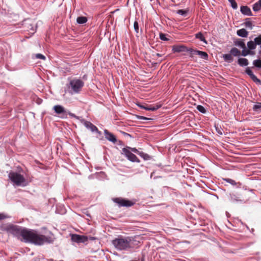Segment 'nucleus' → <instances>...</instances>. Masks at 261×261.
I'll return each mask as SVG.
<instances>
[{
    "label": "nucleus",
    "mask_w": 261,
    "mask_h": 261,
    "mask_svg": "<svg viewBox=\"0 0 261 261\" xmlns=\"http://www.w3.org/2000/svg\"><path fill=\"white\" fill-rule=\"evenodd\" d=\"M134 240L133 237L120 236L113 240L112 244L119 250H126L133 247Z\"/></svg>",
    "instance_id": "obj_2"
},
{
    "label": "nucleus",
    "mask_w": 261,
    "mask_h": 261,
    "mask_svg": "<svg viewBox=\"0 0 261 261\" xmlns=\"http://www.w3.org/2000/svg\"><path fill=\"white\" fill-rule=\"evenodd\" d=\"M116 201L119 203L120 206H129L133 205V203L127 200L122 199H116Z\"/></svg>",
    "instance_id": "obj_14"
},
{
    "label": "nucleus",
    "mask_w": 261,
    "mask_h": 261,
    "mask_svg": "<svg viewBox=\"0 0 261 261\" xmlns=\"http://www.w3.org/2000/svg\"><path fill=\"white\" fill-rule=\"evenodd\" d=\"M90 239L91 240H93V239H94V238H93V237H90Z\"/></svg>",
    "instance_id": "obj_45"
},
{
    "label": "nucleus",
    "mask_w": 261,
    "mask_h": 261,
    "mask_svg": "<svg viewBox=\"0 0 261 261\" xmlns=\"http://www.w3.org/2000/svg\"><path fill=\"white\" fill-rule=\"evenodd\" d=\"M253 10L255 12H257L261 9V0H259L255 3L253 6Z\"/></svg>",
    "instance_id": "obj_18"
},
{
    "label": "nucleus",
    "mask_w": 261,
    "mask_h": 261,
    "mask_svg": "<svg viewBox=\"0 0 261 261\" xmlns=\"http://www.w3.org/2000/svg\"><path fill=\"white\" fill-rule=\"evenodd\" d=\"M253 25L250 20V18H246V28H249L250 29H252Z\"/></svg>",
    "instance_id": "obj_22"
},
{
    "label": "nucleus",
    "mask_w": 261,
    "mask_h": 261,
    "mask_svg": "<svg viewBox=\"0 0 261 261\" xmlns=\"http://www.w3.org/2000/svg\"><path fill=\"white\" fill-rule=\"evenodd\" d=\"M131 150H132V151H133L134 152H138L137 149L136 148H131Z\"/></svg>",
    "instance_id": "obj_39"
},
{
    "label": "nucleus",
    "mask_w": 261,
    "mask_h": 261,
    "mask_svg": "<svg viewBox=\"0 0 261 261\" xmlns=\"http://www.w3.org/2000/svg\"><path fill=\"white\" fill-rule=\"evenodd\" d=\"M54 110L58 114H62V118L67 117V113L64 108L60 105H56L54 107Z\"/></svg>",
    "instance_id": "obj_10"
},
{
    "label": "nucleus",
    "mask_w": 261,
    "mask_h": 261,
    "mask_svg": "<svg viewBox=\"0 0 261 261\" xmlns=\"http://www.w3.org/2000/svg\"><path fill=\"white\" fill-rule=\"evenodd\" d=\"M160 38L161 40L163 41H167L168 39L166 37V35L165 34L161 33L160 34Z\"/></svg>",
    "instance_id": "obj_28"
},
{
    "label": "nucleus",
    "mask_w": 261,
    "mask_h": 261,
    "mask_svg": "<svg viewBox=\"0 0 261 261\" xmlns=\"http://www.w3.org/2000/svg\"><path fill=\"white\" fill-rule=\"evenodd\" d=\"M248 64V60L246 59V63H245V65H246V66H247Z\"/></svg>",
    "instance_id": "obj_43"
},
{
    "label": "nucleus",
    "mask_w": 261,
    "mask_h": 261,
    "mask_svg": "<svg viewBox=\"0 0 261 261\" xmlns=\"http://www.w3.org/2000/svg\"><path fill=\"white\" fill-rule=\"evenodd\" d=\"M123 153L127 157V158L132 162H139V161L137 157L131 152L128 149L124 148L122 149Z\"/></svg>",
    "instance_id": "obj_8"
},
{
    "label": "nucleus",
    "mask_w": 261,
    "mask_h": 261,
    "mask_svg": "<svg viewBox=\"0 0 261 261\" xmlns=\"http://www.w3.org/2000/svg\"><path fill=\"white\" fill-rule=\"evenodd\" d=\"M8 217L5 215L4 214L1 213L0 214V221L3 219L7 218Z\"/></svg>",
    "instance_id": "obj_36"
},
{
    "label": "nucleus",
    "mask_w": 261,
    "mask_h": 261,
    "mask_svg": "<svg viewBox=\"0 0 261 261\" xmlns=\"http://www.w3.org/2000/svg\"><path fill=\"white\" fill-rule=\"evenodd\" d=\"M253 109L256 112L261 111V102H257L253 107Z\"/></svg>",
    "instance_id": "obj_21"
},
{
    "label": "nucleus",
    "mask_w": 261,
    "mask_h": 261,
    "mask_svg": "<svg viewBox=\"0 0 261 261\" xmlns=\"http://www.w3.org/2000/svg\"><path fill=\"white\" fill-rule=\"evenodd\" d=\"M254 42L255 45H261V35H259L257 37H256L254 39Z\"/></svg>",
    "instance_id": "obj_25"
},
{
    "label": "nucleus",
    "mask_w": 261,
    "mask_h": 261,
    "mask_svg": "<svg viewBox=\"0 0 261 261\" xmlns=\"http://www.w3.org/2000/svg\"><path fill=\"white\" fill-rule=\"evenodd\" d=\"M247 46L248 49H247L246 47V56L253 53V52L250 50L254 49L256 47V45L254 42L250 41L247 43Z\"/></svg>",
    "instance_id": "obj_13"
},
{
    "label": "nucleus",
    "mask_w": 261,
    "mask_h": 261,
    "mask_svg": "<svg viewBox=\"0 0 261 261\" xmlns=\"http://www.w3.org/2000/svg\"><path fill=\"white\" fill-rule=\"evenodd\" d=\"M233 43L236 47H232L230 50V53L234 57L245 56V42L244 40L241 39H234Z\"/></svg>",
    "instance_id": "obj_3"
},
{
    "label": "nucleus",
    "mask_w": 261,
    "mask_h": 261,
    "mask_svg": "<svg viewBox=\"0 0 261 261\" xmlns=\"http://www.w3.org/2000/svg\"><path fill=\"white\" fill-rule=\"evenodd\" d=\"M253 65L258 68H261V60H256L253 61Z\"/></svg>",
    "instance_id": "obj_24"
},
{
    "label": "nucleus",
    "mask_w": 261,
    "mask_h": 261,
    "mask_svg": "<svg viewBox=\"0 0 261 261\" xmlns=\"http://www.w3.org/2000/svg\"><path fill=\"white\" fill-rule=\"evenodd\" d=\"M241 11L243 14H245V6H241Z\"/></svg>",
    "instance_id": "obj_37"
},
{
    "label": "nucleus",
    "mask_w": 261,
    "mask_h": 261,
    "mask_svg": "<svg viewBox=\"0 0 261 261\" xmlns=\"http://www.w3.org/2000/svg\"><path fill=\"white\" fill-rule=\"evenodd\" d=\"M238 63L240 66H243L245 65V59L240 58L238 60Z\"/></svg>",
    "instance_id": "obj_31"
},
{
    "label": "nucleus",
    "mask_w": 261,
    "mask_h": 261,
    "mask_svg": "<svg viewBox=\"0 0 261 261\" xmlns=\"http://www.w3.org/2000/svg\"><path fill=\"white\" fill-rule=\"evenodd\" d=\"M35 56L37 59H40L44 60L45 59V57L41 54H37L35 55Z\"/></svg>",
    "instance_id": "obj_32"
},
{
    "label": "nucleus",
    "mask_w": 261,
    "mask_h": 261,
    "mask_svg": "<svg viewBox=\"0 0 261 261\" xmlns=\"http://www.w3.org/2000/svg\"><path fill=\"white\" fill-rule=\"evenodd\" d=\"M104 133L107 139L113 143H115L116 142L117 140L115 136L109 133L108 130L105 129Z\"/></svg>",
    "instance_id": "obj_15"
},
{
    "label": "nucleus",
    "mask_w": 261,
    "mask_h": 261,
    "mask_svg": "<svg viewBox=\"0 0 261 261\" xmlns=\"http://www.w3.org/2000/svg\"><path fill=\"white\" fill-rule=\"evenodd\" d=\"M139 107L142 109H145L146 110L148 111H155L158 110L160 106H148V105H139Z\"/></svg>",
    "instance_id": "obj_16"
},
{
    "label": "nucleus",
    "mask_w": 261,
    "mask_h": 261,
    "mask_svg": "<svg viewBox=\"0 0 261 261\" xmlns=\"http://www.w3.org/2000/svg\"><path fill=\"white\" fill-rule=\"evenodd\" d=\"M245 35H246V37L248 35V33L247 31H246V34H245Z\"/></svg>",
    "instance_id": "obj_44"
},
{
    "label": "nucleus",
    "mask_w": 261,
    "mask_h": 261,
    "mask_svg": "<svg viewBox=\"0 0 261 261\" xmlns=\"http://www.w3.org/2000/svg\"><path fill=\"white\" fill-rule=\"evenodd\" d=\"M156 55L158 57H162V56H163L162 54H159V53L156 54Z\"/></svg>",
    "instance_id": "obj_41"
},
{
    "label": "nucleus",
    "mask_w": 261,
    "mask_h": 261,
    "mask_svg": "<svg viewBox=\"0 0 261 261\" xmlns=\"http://www.w3.org/2000/svg\"><path fill=\"white\" fill-rule=\"evenodd\" d=\"M177 13L181 15H185L186 14V12L183 10H178Z\"/></svg>",
    "instance_id": "obj_35"
},
{
    "label": "nucleus",
    "mask_w": 261,
    "mask_h": 261,
    "mask_svg": "<svg viewBox=\"0 0 261 261\" xmlns=\"http://www.w3.org/2000/svg\"><path fill=\"white\" fill-rule=\"evenodd\" d=\"M189 53L191 57H193L194 55H197L203 59H208V55L206 52L190 48Z\"/></svg>",
    "instance_id": "obj_7"
},
{
    "label": "nucleus",
    "mask_w": 261,
    "mask_h": 261,
    "mask_svg": "<svg viewBox=\"0 0 261 261\" xmlns=\"http://www.w3.org/2000/svg\"><path fill=\"white\" fill-rule=\"evenodd\" d=\"M196 38L199 39L200 41H203L205 43H207L206 41L205 40L204 37L201 33H198L196 34Z\"/></svg>",
    "instance_id": "obj_20"
},
{
    "label": "nucleus",
    "mask_w": 261,
    "mask_h": 261,
    "mask_svg": "<svg viewBox=\"0 0 261 261\" xmlns=\"http://www.w3.org/2000/svg\"><path fill=\"white\" fill-rule=\"evenodd\" d=\"M84 126L88 129H89L92 132H96L99 134H100V132L98 130L96 126L91 123L90 122L85 121L84 122Z\"/></svg>",
    "instance_id": "obj_12"
},
{
    "label": "nucleus",
    "mask_w": 261,
    "mask_h": 261,
    "mask_svg": "<svg viewBox=\"0 0 261 261\" xmlns=\"http://www.w3.org/2000/svg\"><path fill=\"white\" fill-rule=\"evenodd\" d=\"M233 56L231 54H224L223 55V58L225 61L231 62L233 61Z\"/></svg>",
    "instance_id": "obj_17"
},
{
    "label": "nucleus",
    "mask_w": 261,
    "mask_h": 261,
    "mask_svg": "<svg viewBox=\"0 0 261 261\" xmlns=\"http://www.w3.org/2000/svg\"><path fill=\"white\" fill-rule=\"evenodd\" d=\"M225 180L227 182L230 183L231 185H234L236 184L234 180L229 179V178L225 179Z\"/></svg>",
    "instance_id": "obj_34"
},
{
    "label": "nucleus",
    "mask_w": 261,
    "mask_h": 261,
    "mask_svg": "<svg viewBox=\"0 0 261 261\" xmlns=\"http://www.w3.org/2000/svg\"><path fill=\"white\" fill-rule=\"evenodd\" d=\"M231 4V6L233 9H236L238 7L237 4L234 0H228Z\"/></svg>",
    "instance_id": "obj_26"
},
{
    "label": "nucleus",
    "mask_w": 261,
    "mask_h": 261,
    "mask_svg": "<svg viewBox=\"0 0 261 261\" xmlns=\"http://www.w3.org/2000/svg\"><path fill=\"white\" fill-rule=\"evenodd\" d=\"M84 83L80 79H73L70 81L69 89L74 93H79L84 86Z\"/></svg>",
    "instance_id": "obj_5"
},
{
    "label": "nucleus",
    "mask_w": 261,
    "mask_h": 261,
    "mask_svg": "<svg viewBox=\"0 0 261 261\" xmlns=\"http://www.w3.org/2000/svg\"><path fill=\"white\" fill-rule=\"evenodd\" d=\"M71 240L77 243H85L88 241V238L85 236L73 234L71 235Z\"/></svg>",
    "instance_id": "obj_6"
},
{
    "label": "nucleus",
    "mask_w": 261,
    "mask_h": 261,
    "mask_svg": "<svg viewBox=\"0 0 261 261\" xmlns=\"http://www.w3.org/2000/svg\"><path fill=\"white\" fill-rule=\"evenodd\" d=\"M134 29L135 30V31L138 33V31H139V25H138V23L137 22V21H135L134 22Z\"/></svg>",
    "instance_id": "obj_33"
},
{
    "label": "nucleus",
    "mask_w": 261,
    "mask_h": 261,
    "mask_svg": "<svg viewBox=\"0 0 261 261\" xmlns=\"http://www.w3.org/2000/svg\"><path fill=\"white\" fill-rule=\"evenodd\" d=\"M87 21V18L84 16L78 17L76 19V21L79 24H84L86 23Z\"/></svg>",
    "instance_id": "obj_19"
},
{
    "label": "nucleus",
    "mask_w": 261,
    "mask_h": 261,
    "mask_svg": "<svg viewBox=\"0 0 261 261\" xmlns=\"http://www.w3.org/2000/svg\"><path fill=\"white\" fill-rule=\"evenodd\" d=\"M9 178L14 185L24 187L27 181L24 176L19 172L11 171L9 174Z\"/></svg>",
    "instance_id": "obj_4"
},
{
    "label": "nucleus",
    "mask_w": 261,
    "mask_h": 261,
    "mask_svg": "<svg viewBox=\"0 0 261 261\" xmlns=\"http://www.w3.org/2000/svg\"><path fill=\"white\" fill-rule=\"evenodd\" d=\"M197 109L200 112L202 113H205L206 112L205 108L201 106V105H198L197 106Z\"/></svg>",
    "instance_id": "obj_27"
},
{
    "label": "nucleus",
    "mask_w": 261,
    "mask_h": 261,
    "mask_svg": "<svg viewBox=\"0 0 261 261\" xmlns=\"http://www.w3.org/2000/svg\"><path fill=\"white\" fill-rule=\"evenodd\" d=\"M246 15L251 16L252 12L251 9L247 6H246Z\"/></svg>",
    "instance_id": "obj_29"
},
{
    "label": "nucleus",
    "mask_w": 261,
    "mask_h": 261,
    "mask_svg": "<svg viewBox=\"0 0 261 261\" xmlns=\"http://www.w3.org/2000/svg\"><path fill=\"white\" fill-rule=\"evenodd\" d=\"M141 119H143V120H146V119H148V118H146V117H143V116H141V118H140Z\"/></svg>",
    "instance_id": "obj_40"
},
{
    "label": "nucleus",
    "mask_w": 261,
    "mask_h": 261,
    "mask_svg": "<svg viewBox=\"0 0 261 261\" xmlns=\"http://www.w3.org/2000/svg\"><path fill=\"white\" fill-rule=\"evenodd\" d=\"M237 33L239 36L245 37V29L239 30Z\"/></svg>",
    "instance_id": "obj_23"
},
{
    "label": "nucleus",
    "mask_w": 261,
    "mask_h": 261,
    "mask_svg": "<svg viewBox=\"0 0 261 261\" xmlns=\"http://www.w3.org/2000/svg\"><path fill=\"white\" fill-rule=\"evenodd\" d=\"M147 157L148 158V155L147 154H144V155L143 156V158L145 159H147Z\"/></svg>",
    "instance_id": "obj_42"
},
{
    "label": "nucleus",
    "mask_w": 261,
    "mask_h": 261,
    "mask_svg": "<svg viewBox=\"0 0 261 261\" xmlns=\"http://www.w3.org/2000/svg\"><path fill=\"white\" fill-rule=\"evenodd\" d=\"M172 52L174 53H181V52H185V51H189L190 48L188 49L185 45H175L172 46Z\"/></svg>",
    "instance_id": "obj_9"
},
{
    "label": "nucleus",
    "mask_w": 261,
    "mask_h": 261,
    "mask_svg": "<svg viewBox=\"0 0 261 261\" xmlns=\"http://www.w3.org/2000/svg\"><path fill=\"white\" fill-rule=\"evenodd\" d=\"M246 73L248 74L252 81L256 84L261 85V81L257 78V77L253 73L252 71L250 69H246Z\"/></svg>",
    "instance_id": "obj_11"
},
{
    "label": "nucleus",
    "mask_w": 261,
    "mask_h": 261,
    "mask_svg": "<svg viewBox=\"0 0 261 261\" xmlns=\"http://www.w3.org/2000/svg\"><path fill=\"white\" fill-rule=\"evenodd\" d=\"M68 114H69V115L70 116H72V117H74V118H76V119H78V118H79V117H78L77 116H75V115L74 114H73V113H71L69 112V113H68Z\"/></svg>",
    "instance_id": "obj_38"
},
{
    "label": "nucleus",
    "mask_w": 261,
    "mask_h": 261,
    "mask_svg": "<svg viewBox=\"0 0 261 261\" xmlns=\"http://www.w3.org/2000/svg\"><path fill=\"white\" fill-rule=\"evenodd\" d=\"M231 200L233 201H240V197H237L236 195H233L231 196Z\"/></svg>",
    "instance_id": "obj_30"
},
{
    "label": "nucleus",
    "mask_w": 261,
    "mask_h": 261,
    "mask_svg": "<svg viewBox=\"0 0 261 261\" xmlns=\"http://www.w3.org/2000/svg\"><path fill=\"white\" fill-rule=\"evenodd\" d=\"M2 229L18 237H21L25 242H31L36 245L50 243L54 240L51 233H50V236H46L40 234L33 230H28L10 224L3 225Z\"/></svg>",
    "instance_id": "obj_1"
}]
</instances>
